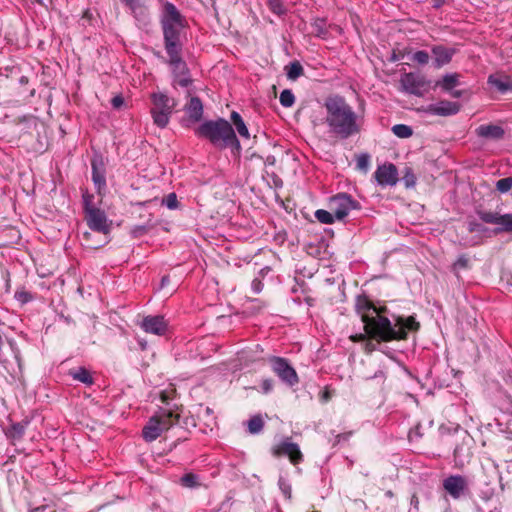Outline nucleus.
Wrapping results in <instances>:
<instances>
[{
    "label": "nucleus",
    "instance_id": "f257e3e1",
    "mask_svg": "<svg viewBox=\"0 0 512 512\" xmlns=\"http://www.w3.org/2000/svg\"><path fill=\"white\" fill-rule=\"evenodd\" d=\"M160 25L163 33V45L167 54L171 75L190 70L183 58L185 44V19L171 2H165L163 12L160 16Z\"/></svg>",
    "mask_w": 512,
    "mask_h": 512
},
{
    "label": "nucleus",
    "instance_id": "f03ea898",
    "mask_svg": "<svg viewBox=\"0 0 512 512\" xmlns=\"http://www.w3.org/2000/svg\"><path fill=\"white\" fill-rule=\"evenodd\" d=\"M324 124L328 133L340 140H347L361 133L363 117L359 116L347 100L338 94L329 95L323 103Z\"/></svg>",
    "mask_w": 512,
    "mask_h": 512
},
{
    "label": "nucleus",
    "instance_id": "7ed1b4c3",
    "mask_svg": "<svg viewBox=\"0 0 512 512\" xmlns=\"http://www.w3.org/2000/svg\"><path fill=\"white\" fill-rule=\"evenodd\" d=\"M387 313V307L381 306V309L364 324V331L369 338L378 342L403 340L407 338L408 331L415 332L420 328V323L413 316H393L392 322Z\"/></svg>",
    "mask_w": 512,
    "mask_h": 512
},
{
    "label": "nucleus",
    "instance_id": "20e7f679",
    "mask_svg": "<svg viewBox=\"0 0 512 512\" xmlns=\"http://www.w3.org/2000/svg\"><path fill=\"white\" fill-rule=\"evenodd\" d=\"M194 133L196 137L209 141L219 150L230 148L233 154H239L241 151V144L232 124L224 118L206 120L194 130Z\"/></svg>",
    "mask_w": 512,
    "mask_h": 512
},
{
    "label": "nucleus",
    "instance_id": "39448f33",
    "mask_svg": "<svg viewBox=\"0 0 512 512\" xmlns=\"http://www.w3.org/2000/svg\"><path fill=\"white\" fill-rule=\"evenodd\" d=\"M153 107L151 108V115L154 124L159 128H165L170 121V117L177 105L174 98L169 97L162 92L153 93L151 95Z\"/></svg>",
    "mask_w": 512,
    "mask_h": 512
},
{
    "label": "nucleus",
    "instance_id": "423d86ee",
    "mask_svg": "<svg viewBox=\"0 0 512 512\" xmlns=\"http://www.w3.org/2000/svg\"><path fill=\"white\" fill-rule=\"evenodd\" d=\"M273 373L287 386L293 387L299 383V377L296 370L290 364L289 360L280 356H271L268 358Z\"/></svg>",
    "mask_w": 512,
    "mask_h": 512
},
{
    "label": "nucleus",
    "instance_id": "0eeeda50",
    "mask_svg": "<svg viewBox=\"0 0 512 512\" xmlns=\"http://www.w3.org/2000/svg\"><path fill=\"white\" fill-rule=\"evenodd\" d=\"M329 206L337 220H343L350 211L360 210V203L347 193H338L330 198Z\"/></svg>",
    "mask_w": 512,
    "mask_h": 512
},
{
    "label": "nucleus",
    "instance_id": "6e6552de",
    "mask_svg": "<svg viewBox=\"0 0 512 512\" xmlns=\"http://www.w3.org/2000/svg\"><path fill=\"white\" fill-rule=\"evenodd\" d=\"M400 84L403 91L408 94L421 96L430 87V81L419 72H409L401 75Z\"/></svg>",
    "mask_w": 512,
    "mask_h": 512
},
{
    "label": "nucleus",
    "instance_id": "1a4fd4ad",
    "mask_svg": "<svg viewBox=\"0 0 512 512\" xmlns=\"http://www.w3.org/2000/svg\"><path fill=\"white\" fill-rule=\"evenodd\" d=\"M458 86V76L450 75V115L459 112L472 96L469 88H458Z\"/></svg>",
    "mask_w": 512,
    "mask_h": 512
},
{
    "label": "nucleus",
    "instance_id": "9d476101",
    "mask_svg": "<svg viewBox=\"0 0 512 512\" xmlns=\"http://www.w3.org/2000/svg\"><path fill=\"white\" fill-rule=\"evenodd\" d=\"M274 457L287 456L293 465H298L304 460V456L297 443L292 442L290 437L282 440L278 445L272 448Z\"/></svg>",
    "mask_w": 512,
    "mask_h": 512
},
{
    "label": "nucleus",
    "instance_id": "9b49d317",
    "mask_svg": "<svg viewBox=\"0 0 512 512\" xmlns=\"http://www.w3.org/2000/svg\"><path fill=\"white\" fill-rule=\"evenodd\" d=\"M84 219L94 232L108 234L111 230V221L108 220L105 211L100 208L90 209L84 214Z\"/></svg>",
    "mask_w": 512,
    "mask_h": 512
},
{
    "label": "nucleus",
    "instance_id": "f8f14e48",
    "mask_svg": "<svg viewBox=\"0 0 512 512\" xmlns=\"http://www.w3.org/2000/svg\"><path fill=\"white\" fill-rule=\"evenodd\" d=\"M480 219L487 223L497 225L499 233H512V214H500L498 212L484 211L479 214Z\"/></svg>",
    "mask_w": 512,
    "mask_h": 512
},
{
    "label": "nucleus",
    "instance_id": "ddd939ff",
    "mask_svg": "<svg viewBox=\"0 0 512 512\" xmlns=\"http://www.w3.org/2000/svg\"><path fill=\"white\" fill-rule=\"evenodd\" d=\"M92 181L98 194L106 190V166L103 157L99 154L91 159Z\"/></svg>",
    "mask_w": 512,
    "mask_h": 512
},
{
    "label": "nucleus",
    "instance_id": "4468645a",
    "mask_svg": "<svg viewBox=\"0 0 512 512\" xmlns=\"http://www.w3.org/2000/svg\"><path fill=\"white\" fill-rule=\"evenodd\" d=\"M140 328L146 333L157 336H164L168 330V322L162 315H148L143 317L139 324Z\"/></svg>",
    "mask_w": 512,
    "mask_h": 512
},
{
    "label": "nucleus",
    "instance_id": "2eb2a0df",
    "mask_svg": "<svg viewBox=\"0 0 512 512\" xmlns=\"http://www.w3.org/2000/svg\"><path fill=\"white\" fill-rule=\"evenodd\" d=\"M380 309L381 306L374 305L365 294L358 295L355 299V311L361 317L363 324L369 321Z\"/></svg>",
    "mask_w": 512,
    "mask_h": 512
},
{
    "label": "nucleus",
    "instance_id": "dca6fc26",
    "mask_svg": "<svg viewBox=\"0 0 512 512\" xmlns=\"http://www.w3.org/2000/svg\"><path fill=\"white\" fill-rule=\"evenodd\" d=\"M374 176L381 186H394L398 181V171L394 164H384L379 166Z\"/></svg>",
    "mask_w": 512,
    "mask_h": 512
},
{
    "label": "nucleus",
    "instance_id": "f3484780",
    "mask_svg": "<svg viewBox=\"0 0 512 512\" xmlns=\"http://www.w3.org/2000/svg\"><path fill=\"white\" fill-rule=\"evenodd\" d=\"M29 423L30 421L27 419L20 422H11L10 425L4 429L5 436L11 444L15 445L16 442L22 440Z\"/></svg>",
    "mask_w": 512,
    "mask_h": 512
},
{
    "label": "nucleus",
    "instance_id": "a211bd4d",
    "mask_svg": "<svg viewBox=\"0 0 512 512\" xmlns=\"http://www.w3.org/2000/svg\"><path fill=\"white\" fill-rule=\"evenodd\" d=\"M127 6L133 17L142 25H147L149 22L148 8L139 0H121Z\"/></svg>",
    "mask_w": 512,
    "mask_h": 512
},
{
    "label": "nucleus",
    "instance_id": "6ab92c4d",
    "mask_svg": "<svg viewBox=\"0 0 512 512\" xmlns=\"http://www.w3.org/2000/svg\"><path fill=\"white\" fill-rule=\"evenodd\" d=\"M184 111L187 115V121L190 123H197L203 117V104L199 97H191L189 102L185 105Z\"/></svg>",
    "mask_w": 512,
    "mask_h": 512
},
{
    "label": "nucleus",
    "instance_id": "aec40b11",
    "mask_svg": "<svg viewBox=\"0 0 512 512\" xmlns=\"http://www.w3.org/2000/svg\"><path fill=\"white\" fill-rule=\"evenodd\" d=\"M154 417H157V420H159V424H161L164 431H167L174 425L178 424L180 419L179 414L166 408H159Z\"/></svg>",
    "mask_w": 512,
    "mask_h": 512
},
{
    "label": "nucleus",
    "instance_id": "412c9836",
    "mask_svg": "<svg viewBox=\"0 0 512 512\" xmlns=\"http://www.w3.org/2000/svg\"><path fill=\"white\" fill-rule=\"evenodd\" d=\"M164 432L163 428L161 427V424H159V420H157V417L149 418L147 424L142 429V436L145 441L152 442L156 440L161 434Z\"/></svg>",
    "mask_w": 512,
    "mask_h": 512
},
{
    "label": "nucleus",
    "instance_id": "4be33fe9",
    "mask_svg": "<svg viewBox=\"0 0 512 512\" xmlns=\"http://www.w3.org/2000/svg\"><path fill=\"white\" fill-rule=\"evenodd\" d=\"M476 135L485 139H501L504 136V130L501 126L495 124H483L476 128Z\"/></svg>",
    "mask_w": 512,
    "mask_h": 512
},
{
    "label": "nucleus",
    "instance_id": "5701e85b",
    "mask_svg": "<svg viewBox=\"0 0 512 512\" xmlns=\"http://www.w3.org/2000/svg\"><path fill=\"white\" fill-rule=\"evenodd\" d=\"M68 375L73 378V380L78 381L88 387L94 384V378L91 372L84 366L72 368L68 371Z\"/></svg>",
    "mask_w": 512,
    "mask_h": 512
},
{
    "label": "nucleus",
    "instance_id": "b1692460",
    "mask_svg": "<svg viewBox=\"0 0 512 512\" xmlns=\"http://www.w3.org/2000/svg\"><path fill=\"white\" fill-rule=\"evenodd\" d=\"M468 492L466 479L461 476H450V496L459 498Z\"/></svg>",
    "mask_w": 512,
    "mask_h": 512
},
{
    "label": "nucleus",
    "instance_id": "393cba45",
    "mask_svg": "<svg viewBox=\"0 0 512 512\" xmlns=\"http://www.w3.org/2000/svg\"><path fill=\"white\" fill-rule=\"evenodd\" d=\"M448 63V49L442 45L432 48V66L436 69Z\"/></svg>",
    "mask_w": 512,
    "mask_h": 512
},
{
    "label": "nucleus",
    "instance_id": "a878e982",
    "mask_svg": "<svg viewBox=\"0 0 512 512\" xmlns=\"http://www.w3.org/2000/svg\"><path fill=\"white\" fill-rule=\"evenodd\" d=\"M488 83L502 93L508 91L512 86L508 77L499 75H490Z\"/></svg>",
    "mask_w": 512,
    "mask_h": 512
},
{
    "label": "nucleus",
    "instance_id": "bb28decb",
    "mask_svg": "<svg viewBox=\"0 0 512 512\" xmlns=\"http://www.w3.org/2000/svg\"><path fill=\"white\" fill-rule=\"evenodd\" d=\"M230 119H231L236 131L238 132V134L243 138L249 139L250 133H249V130H248L242 116L238 112L233 111L231 113Z\"/></svg>",
    "mask_w": 512,
    "mask_h": 512
},
{
    "label": "nucleus",
    "instance_id": "cd10ccee",
    "mask_svg": "<svg viewBox=\"0 0 512 512\" xmlns=\"http://www.w3.org/2000/svg\"><path fill=\"white\" fill-rule=\"evenodd\" d=\"M313 33L316 37L321 39H327L329 35L328 28L326 26V20L324 18H316L311 23Z\"/></svg>",
    "mask_w": 512,
    "mask_h": 512
},
{
    "label": "nucleus",
    "instance_id": "c85d7f7f",
    "mask_svg": "<svg viewBox=\"0 0 512 512\" xmlns=\"http://www.w3.org/2000/svg\"><path fill=\"white\" fill-rule=\"evenodd\" d=\"M192 82L193 80L190 70L172 75V84L174 87L180 86L182 88H187L192 84Z\"/></svg>",
    "mask_w": 512,
    "mask_h": 512
},
{
    "label": "nucleus",
    "instance_id": "c756f323",
    "mask_svg": "<svg viewBox=\"0 0 512 512\" xmlns=\"http://www.w3.org/2000/svg\"><path fill=\"white\" fill-rule=\"evenodd\" d=\"M425 112L430 115L448 116V102L440 101L430 104L425 108Z\"/></svg>",
    "mask_w": 512,
    "mask_h": 512
},
{
    "label": "nucleus",
    "instance_id": "7c9ffc66",
    "mask_svg": "<svg viewBox=\"0 0 512 512\" xmlns=\"http://www.w3.org/2000/svg\"><path fill=\"white\" fill-rule=\"evenodd\" d=\"M179 482L183 487L191 488V489L198 488L201 486L199 476L192 472L184 474L180 478Z\"/></svg>",
    "mask_w": 512,
    "mask_h": 512
},
{
    "label": "nucleus",
    "instance_id": "2f4dec72",
    "mask_svg": "<svg viewBox=\"0 0 512 512\" xmlns=\"http://www.w3.org/2000/svg\"><path fill=\"white\" fill-rule=\"evenodd\" d=\"M287 78L290 80H296L304 73L303 66L298 61H293L285 66Z\"/></svg>",
    "mask_w": 512,
    "mask_h": 512
},
{
    "label": "nucleus",
    "instance_id": "473e14b6",
    "mask_svg": "<svg viewBox=\"0 0 512 512\" xmlns=\"http://www.w3.org/2000/svg\"><path fill=\"white\" fill-rule=\"evenodd\" d=\"M247 427L251 434H258L263 430L264 421L261 416L255 415L248 420Z\"/></svg>",
    "mask_w": 512,
    "mask_h": 512
},
{
    "label": "nucleus",
    "instance_id": "72a5a7b5",
    "mask_svg": "<svg viewBox=\"0 0 512 512\" xmlns=\"http://www.w3.org/2000/svg\"><path fill=\"white\" fill-rule=\"evenodd\" d=\"M315 218L322 224H333L336 217L335 214L331 211H327L324 209H318L315 211Z\"/></svg>",
    "mask_w": 512,
    "mask_h": 512
},
{
    "label": "nucleus",
    "instance_id": "f704fd0d",
    "mask_svg": "<svg viewBox=\"0 0 512 512\" xmlns=\"http://www.w3.org/2000/svg\"><path fill=\"white\" fill-rule=\"evenodd\" d=\"M392 132L399 138H408L413 134L410 126L405 124H396L392 127Z\"/></svg>",
    "mask_w": 512,
    "mask_h": 512
},
{
    "label": "nucleus",
    "instance_id": "c9c22d12",
    "mask_svg": "<svg viewBox=\"0 0 512 512\" xmlns=\"http://www.w3.org/2000/svg\"><path fill=\"white\" fill-rule=\"evenodd\" d=\"M268 7L270 11L277 16L285 15L287 12L282 0H269Z\"/></svg>",
    "mask_w": 512,
    "mask_h": 512
},
{
    "label": "nucleus",
    "instance_id": "e433bc0d",
    "mask_svg": "<svg viewBox=\"0 0 512 512\" xmlns=\"http://www.w3.org/2000/svg\"><path fill=\"white\" fill-rule=\"evenodd\" d=\"M14 298L16 301H18L21 305H24L34 299L31 292L27 291L25 288L17 289Z\"/></svg>",
    "mask_w": 512,
    "mask_h": 512
},
{
    "label": "nucleus",
    "instance_id": "4c0bfd02",
    "mask_svg": "<svg viewBox=\"0 0 512 512\" xmlns=\"http://www.w3.org/2000/svg\"><path fill=\"white\" fill-rule=\"evenodd\" d=\"M279 101L283 107L289 108L294 104L295 96L291 90L285 89L280 93Z\"/></svg>",
    "mask_w": 512,
    "mask_h": 512
},
{
    "label": "nucleus",
    "instance_id": "58836bf2",
    "mask_svg": "<svg viewBox=\"0 0 512 512\" xmlns=\"http://www.w3.org/2000/svg\"><path fill=\"white\" fill-rule=\"evenodd\" d=\"M29 512H66L65 509H62L57 506L56 503L50 502L46 504H42L38 507L31 509Z\"/></svg>",
    "mask_w": 512,
    "mask_h": 512
},
{
    "label": "nucleus",
    "instance_id": "ea45409f",
    "mask_svg": "<svg viewBox=\"0 0 512 512\" xmlns=\"http://www.w3.org/2000/svg\"><path fill=\"white\" fill-rule=\"evenodd\" d=\"M370 164V155L368 153H362L356 158V167L358 170L367 172Z\"/></svg>",
    "mask_w": 512,
    "mask_h": 512
},
{
    "label": "nucleus",
    "instance_id": "a19ab883",
    "mask_svg": "<svg viewBox=\"0 0 512 512\" xmlns=\"http://www.w3.org/2000/svg\"><path fill=\"white\" fill-rule=\"evenodd\" d=\"M82 204L84 214L90 211V209L97 208L94 204V195L89 192H85L82 194Z\"/></svg>",
    "mask_w": 512,
    "mask_h": 512
},
{
    "label": "nucleus",
    "instance_id": "79ce46f5",
    "mask_svg": "<svg viewBox=\"0 0 512 512\" xmlns=\"http://www.w3.org/2000/svg\"><path fill=\"white\" fill-rule=\"evenodd\" d=\"M162 205L166 206L170 210H175L179 207V202L176 193H169L162 199Z\"/></svg>",
    "mask_w": 512,
    "mask_h": 512
},
{
    "label": "nucleus",
    "instance_id": "37998d69",
    "mask_svg": "<svg viewBox=\"0 0 512 512\" xmlns=\"http://www.w3.org/2000/svg\"><path fill=\"white\" fill-rule=\"evenodd\" d=\"M410 59L420 65H426L430 60V56L427 51L418 50L412 54Z\"/></svg>",
    "mask_w": 512,
    "mask_h": 512
},
{
    "label": "nucleus",
    "instance_id": "c03bdc74",
    "mask_svg": "<svg viewBox=\"0 0 512 512\" xmlns=\"http://www.w3.org/2000/svg\"><path fill=\"white\" fill-rule=\"evenodd\" d=\"M199 415L209 422L208 425L215 423L216 418L214 416V411L209 406L204 407L203 405H200Z\"/></svg>",
    "mask_w": 512,
    "mask_h": 512
},
{
    "label": "nucleus",
    "instance_id": "a18cd8bd",
    "mask_svg": "<svg viewBox=\"0 0 512 512\" xmlns=\"http://www.w3.org/2000/svg\"><path fill=\"white\" fill-rule=\"evenodd\" d=\"M496 188L501 193H506L512 188V177H506L496 182Z\"/></svg>",
    "mask_w": 512,
    "mask_h": 512
},
{
    "label": "nucleus",
    "instance_id": "49530a36",
    "mask_svg": "<svg viewBox=\"0 0 512 512\" xmlns=\"http://www.w3.org/2000/svg\"><path fill=\"white\" fill-rule=\"evenodd\" d=\"M278 486L285 497L291 498L292 488H291V485L288 483V481L284 477H282V476L279 477Z\"/></svg>",
    "mask_w": 512,
    "mask_h": 512
},
{
    "label": "nucleus",
    "instance_id": "de8ad7c7",
    "mask_svg": "<svg viewBox=\"0 0 512 512\" xmlns=\"http://www.w3.org/2000/svg\"><path fill=\"white\" fill-rule=\"evenodd\" d=\"M469 267V258L465 255H462L458 258V260L453 264V270L457 273L461 269H467Z\"/></svg>",
    "mask_w": 512,
    "mask_h": 512
},
{
    "label": "nucleus",
    "instance_id": "09e8293b",
    "mask_svg": "<svg viewBox=\"0 0 512 512\" xmlns=\"http://www.w3.org/2000/svg\"><path fill=\"white\" fill-rule=\"evenodd\" d=\"M403 181L406 187H413L416 183V177L412 171V169L407 168L405 175L403 177Z\"/></svg>",
    "mask_w": 512,
    "mask_h": 512
},
{
    "label": "nucleus",
    "instance_id": "8fccbe9b",
    "mask_svg": "<svg viewBox=\"0 0 512 512\" xmlns=\"http://www.w3.org/2000/svg\"><path fill=\"white\" fill-rule=\"evenodd\" d=\"M148 232L146 225H136L131 229V236L133 238H140Z\"/></svg>",
    "mask_w": 512,
    "mask_h": 512
},
{
    "label": "nucleus",
    "instance_id": "3c124183",
    "mask_svg": "<svg viewBox=\"0 0 512 512\" xmlns=\"http://www.w3.org/2000/svg\"><path fill=\"white\" fill-rule=\"evenodd\" d=\"M263 287V278L256 276L251 282V290L253 291V293L259 294L262 292Z\"/></svg>",
    "mask_w": 512,
    "mask_h": 512
},
{
    "label": "nucleus",
    "instance_id": "603ef678",
    "mask_svg": "<svg viewBox=\"0 0 512 512\" xmlns=\"http://www.w3.org/2000/svg\"><path fill=\"white\" fill-rule=\"evenodd\" d=\"M261 389L264 394H268L273 390V380L272 379H263L261 381Z\"/></svg>",
    "mask_w": 512,
    "mask_h": 512
},
{
    "label": "nucleus",
    "instance_id": "864d4df0",
    "mask_svg": "<svg viewBox=\"0 0 512 512\" xmlns=\"http://www.w3.org/2000/svg\"><path fill=\"white\" fill-rule=\"evenodd\" d=\"M436 87H440L443 91H448V73L444 74L442 78L436 82Z\"/></svg>",
    "mask_w": 512,
    "mask_h": 512
},
{
    "label": "nucleus",
    "instance_id": "5fc2aeb1",
    "mask_svg": "<svg viewBox=\"0 0 512 512\" xmlns=\"http://www.w3.org/2000/svg\"><path fill=\"white\" fill-rule=\"evenodd\" d=\"M123 104H124V98L121 95H117V96L113 97L111 100V105L115 109L121 108L123 106Z\"/></svg>",
    "mask_w": 512,
    "mask_h": 512
},
{
    "label": "nucleus",
    "instance_id": "6e6d98bb",
    "mask_svg": "<svg viewBox=\"0 0 512 512\" xmlns=\"http://www.w3.org/2000/svg\"><path fill=\"white\" fill-rule=\"evenodd\" d=\"M367 337H369V335L365 332V333H357V334L351 335L350 339L353 342H361V341L366 340Z\"/></svg>",
    "mask_w": 512,
    "mask_h": 512
},
{
    "label": "nucleus",
    "instance_id": "4d7b16f0",
    "mask_svg": "<svg viewBox=\"0 0 512 512\" xmlns=\"http://www.w3.org/2000/svg\"><path fill=\"white\" fill-rule=\"evenodd\" d=\"M271 271L270 266H265L258 271L257 276L264 279Z\"/></svg>",
    "mask_w": 512,
    "mask_h": 512
},
{
    "label": "nucleus",
    "instance_id": "13d9d810",
    "mask_svg": "<svg viewBox=\"0 0 512 512\" xmlns=\"http://www.w3.org/2000/svg\"><path fill=\"white\" fill-rule=\"evenodd\" d=\"M331 397H332L331 393H330V391L328 389H325L320 394V400H321L322 403L328 402L331 399Z\"/></svg>",
    "mask_w": 512,
    "mask_h": 512
},
{
    "label": "nucleus",
    "instance_id": "bf43d9fd",
    "mask_svg": "<svg viewBox=\"0 0 512 512\" xmlns=\"http://www.w3.org/2000/svg\"><path fill=\"white\" fill-rule=\"evenodd\" d=\"M351 435H352V432L340 433L336 436V442L340 443L341 441H347Z\"/></svg>",
    "mask_w": 512,
    "mask_h": 512
},
{
    "label": "nucleus",
    "instance_id": "052dcab7",
    "mask_svg": "<svg viewBox=\"0 0 512 512\" xmlns=\"http://www.w3.org/2000/svg\"><path fill=\"white\" fill-rule=\"evenodd\" d=\"M419 430H420V426H419V425H417L415 428H413V429H411V430L409 431L408 437H409L410 439H413V437H414V436L420 437V436H421V434H420V431H419Z\"/></svg>",
    "mask_w": 512,
    "mask_h": 512
},
{
    "label": "nucleus",
    "instance_id": "680f3d73",
    "mask_svg": "<svg viewBox=\"0 0 512 512\" xmlns=\"http://www.w3.org/2000/svg\"><path fill=\"white\" fill-rule=\"evenodd\" d=\"M272 178H273V183H274L275 187H277V188L282 187L283 181L281 180V178H279L276 174H273Z\"/></svg>",
    "mask_w": 512,
    "mask_h": 512
},
{
    "label": "nucleus",
    "instance_id": "e2e57ef3",
    "mask_svg": "<svg viewBox=\"0 0 512 512\" xmlns=\"http://www.w3.org/2000/svg\"><path fill=\"white\" fill-rule=\"evenodd\" d=\"M410 504L418 509V505H419V499H418V496L416 494H413L410 498Z\"/></svg>",
    "mask_w": 512,
    "mask_h": 512
},
{
    "label": "nucleus",
    "instance_id": "0e129e2a",
    "mask_svg": "<svg viewBox=\"0 0 512 512\" xmlns=\"http://www.w3.org/2000/svg\"><path fill=\"white\" fill-rule=\"evenodd\" d=\"M275 162H276L275 157L273 155H269V156L266 157L264 163H265L266 166H268V165L273 166L275 164Z\"/></svg>",
    "mask_w": 512,
    "mask_h": 512
},
{
    "label": "nucleus",
    "instance_id": "69168bd1",
    "mask_svg": "<svg viewBox=\"0 0 512 512\" xmlns=\"http://www.w3.org/2000/svg\"><path fill=\"white\" fill-rule=\"evenodd\" d=\"M445 0H431L432 6L434 8H439L444 4Z\"/></svg>",
    "mask_w": 512,
    "mask_h": 512
},
{
    "label": "nucleus",
    "instance_id": "338daca9",
    "mask_svg": "<svg viewBox=\"0 0 512 512\" xmlns=\"http://www.w3.org/2000/svg\"><path fill=\"white\" fill-rule=\"evenodd\" d=\"M442 486H443V489L446 492H448V486H449L448 477L442 479Z\"/></svg>",
    "mask_w": 512,
    "mask_h": 512
},
{
    "label": "nucleus",
    "instance_id": "774afa93",
    "mask_svg": "<svg viewBox=\"0 0 512 512\" xmlns=\"http://www.w3.org/2000/svg\"><path fill=\"white\" fill-rule=\"evenodd\" d=\"M170 281L169 279V276H163L162 279H161V286H165L166 284H168Z\"/></svg>",
    "mask_w": 512,
    "mask_h": 512
}]
</instances>
